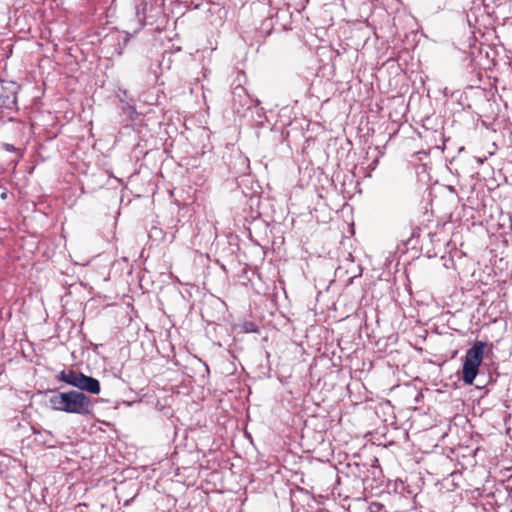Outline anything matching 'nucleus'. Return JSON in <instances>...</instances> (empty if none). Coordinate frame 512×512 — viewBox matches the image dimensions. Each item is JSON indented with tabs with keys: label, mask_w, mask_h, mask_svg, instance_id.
Returning a JSON list of instances; mask_svg holds the SVG:
<instances>
[{
	"label": "nucleus",
	"mask_w": 512,
	"mask_h": 512,
	"mask_svg": "<svg viewBox=\"0 0 512 512\" xmlns=\"http://www.w3.org/2000/svg\"><path fill=\"white\" fill-rule=\"evenodd\" d=\"M76 388L91 394H99L101 390L100 382L96 378L87 376L83 373H81L79 376V381Z\"/></svg>",
	"instance_id": "obj_5"
},
{
	"label": "nucleus",
	"mask_w": 512,
	"mask_h": 512,
	"mask_svg": "<svg viewBox=\"0 0 512 512\" xmlns=\"http://www.w3.org/2000/svg\"><path fill=\"white\" fill-rule=\"evenodd\" d=\"M486 346V342L476 341L472 347L466 351L462 366V380L466 385H472L476 379Z\"/></svg>",
	"instance_id": "obj_2"
},
{
	"label": "nucleus",
	"mask_w": 512,
	"mask_h": 512,
	"mask_svg": "<svg viewBox=\"0 0 512 512\" xmlns=\"http://www.w3.org/2000/svg\"><path fill=\"white\" fill-rule=\"evenodd\" d=\"M6 149H7L8 151H12V150H14V146H13V145H10V144H6Z\"/></svg>",
	"instance_id": "obj_7"
},
{
	"label": "nucleus",
	"mask_w": 512,
	"mask_h": 512,
	"mask_svg": "<svg viewBox=\"0 0 512 512\" xmlns=\"http://www.w3.org/2000/svg\"><path fill=\"white\" fill-rule=\"evenodd\" d=\"M17 86L13 82L0 83V106L13 109L17 102Z\"/></svg>",
	"instance_id": "obj_3"
},
{
	"label": "nucleus",
	"mask_w": 512,
	"mask_h": 512,
	"mask_svg": "<svg viewBox=\"0 0 512 512\" xmlns=\"http://www.w3.org/2000/svg\"><path fill=\"white\" fill-rule=\"evenodd\" d=\"M81 372L74 370H63L60 372L59 379L71 386L77 387Z\"/></svg>",
	"instance_id": "obj_6"
},
{
	"label": "nucleus",
	"mask_w": 512,
	"mask_h": 512,
	"mask_svg": "<svg viewBox=\"0 0 512 512\" xmlns=\"http://www.w3.org/2000/svg\"><path fill=\"white\" fill-rule=\"evenodd\" d=\"M233 104L236 108L237 113H240L239 107H247V109H251L252 107H257L259 104L258 100L252 99L246 92V89L242 86L235 87L233 91Z\"/></svg>",
	"instance_id": "obj_4"
},
{
	"label": "nucleus",
	"mask_w": 512,
	"mask_h": 512,
	"mask_svg": "<svg viewBox=\"0 0 512 512\" xmlns=\"http://www.w3.org/2000/svg\"><path fill=\"white\" fill-rule=\"evenodd\" d=\"M49 404L56 411L88 415L93 411L94 401L83 392L72 390L52 395Z\"/></svg>",
	"instance_id": "obj_1"
},
{
	"label": "nucleus",
	"mask_w": 512,
	"mask_h": 512,
	"mask_svg": "<svg viewBox=\"0 0 512 512\" xmlns=\"http://www.w3.org/2000/svg\"><path fill=\"white\" fill-rule=\"evenodd\" d=\"M2 198H5L6 197V193H2Z\"/></svg>",
	"instance_id": "obj_8"
}]
</instances>
